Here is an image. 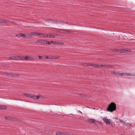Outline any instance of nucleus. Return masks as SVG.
I'll list each match as a JSON object with an SVG mask.
<instances>
[{"label":"nucleus","mask_w":135,"mask_h":135,"mask_svg":"<svg viewBox=\"0 0 135 135\" xmlns=\"http://www.w3.org/2000/svg\"><path fill=\"white\" fill-rule=\"evenodd\" d=\"M46 20L47 21H51V20L50 19H48Z\"/></svg>","instance_id":"nucleus-36"},{"label":"nucleus","mask_w":135,"mask_h":135,"mask_svg":"<svg viewBox=\"0 0 135 135\" xmlns=\"http://www.w3.org/2000/svg\"><path fill=\"white\" fill-rule=\"evenodd\" d=\"M117 51H120V49L117 50L116 49H115L113 51V52H117Z\"/></svg>","instance_id":"nucleus-28"},{"label":"nucleus","mask_w":135,"mask_h":135,"mask_svg":"<svg viewBox=\"0 0 135 135\" xmlns=\"http://www.w3.org/2000/svg\"><path fill=\"white\" fill-rule=\"evenodd\" d=\"M43 40H37V42L39 43H42Z\"/></svg>","instance_id":"nucleus-23"},{"label":"nucleus","mask_w":135,"mask_h":135,"mask_svg":"<svg viewBox=\"0 0 135 135\" xmlns=\"http://www.w3.org/2000/svg\"><path fill=\"white\" fill-rule=\"evenodd\" d=\"M104 122L107 124H109L112 126H113V123L111 119H108L107 118L104 117L103 118Z\"/></svg>","instance_id":"nucleus-3"},{"label":"nucleus","mask_w":135,"mask_h":135,"mask_svg":"<svg viewBox=\"0 0 135 135\" xmlns=\"http://www.w3.org/2000/svg\"><path fill=\"white\" fill-rule=\"evenodd\" d=\"M120 121L121 122L123 123V122H124V121H123L122 120H120Z\"/></svg>","instance_id":"nucleus-38"},{"label":"nucleus","mask_w":135,"mask_h":135,"mask_svg":"<svg viewBox=\"0 0 135 135\" xmlns=\"http://www.w3.org/2000/svg\"><path fill=\"white\" fill-rule=\"evenodd\" d=\"M122 75L124 76H135V74H131V73H122Z\"/></svg>","instance_id":"nucleus-7"},{"label":"nucleus","mask_w":135,"mask_h":135,"mask_svg":"<svg viewBox=\"0 0 135 135\" xmlns=\"http://www.w3.org/2000/svg\"><path fill=\"white\" fill-rule=\"evenodd\" d=\"M126 52H130L131 51V49H126Z\"/></svg>","instance_id":"nucleus-24"},{"label":"nucleus","mask_w":135,"mask_h":135,"mask_svg":"<svg viewBox=\"0 0 135 135\" xmlns=\"http://www.w3.org/2000/svg\"><path fill=\"white\" fill-rule=\"evenodd\" d=\"M38 58L39 59H42V56H38Z\"/></svg>","instance_id":"nucleus-30"},{"label":"nucleus","mask_w":135,"mask_h":135,"mask_svg":"<svg viewBox=\"0 0 135 135\" xmlns=\"http://www.w3.org/2000/svg\"><path fill=\"white\" fill-rule=\"evenodd\" d=\"M122 73H119V72H117V75H120V76H122Z\"/></svg>","instance_id":"nucleus-26"},{"label":"nucleus","mask_w":135,"mask_h":135,"mask_svg":"<svg viewBox=\"0 0 135 135\" xmlns=\"http://www.w3.org/2000/svg\"><path fill=\"white\" fill-rule=\"evenodd\" d=\"M48 37L54 38L55 37V36L54 35L48 34Z\"/></svg>","instance_id":"nucleus-16"},{"label":"nucleus","mask_w":135,"mask_h":135,"mask_svg":"<svg viewBox=\"0 0 135 135\" xmlns=\"http://www.w3.org/2000/svg\"><path fill=\"white\" fill-rule=\"evenodd\" d=\"M20 36V33H18V34H17L16 35V36Z\"/></svg>","instance_id":"nucleus-34"},{"label":"nucleus","mask_w":135,"mask_h":135,"mask_svg":"<svg viewBox=\"0 0 135 135\" xmlns=\"http://www.w3.org/2000/svg\"><path fill=\"white\" fill-rule=\"evenodd\" d=\"M23 95H25L27 97H28V98H32L33 99V97H33V95H31L30 94H25V93H24Z\"/></svg>","instance_id":"nucleus-10"},{"label":"nucleus","mask_w":135,"mask_h":135,"mask_svg":"<svg viewBox=\"0 0 135 135\" xmlns=\"http://www.w3.org/2000/svg\"><path fill=\"white\" fill-rule=\"evenodd\" d=\"M60 32L64 33H69L70 32L69 31L66 30H63L62 32Z\"/></svg>","instance_id":"nucleus-20"},{"label":"nucleus","mask_w":135,"mask_h":135,"mask_svg":"<svg viewBox=\"0 0 135 135\" xmlns=\"http://www.w3.org/2000/svg\"><path fill=\"white\" fill-rule=\"evenodd\" d=\"M41 33V34L39 35V36L41 37L46 38L48 37V35L46 33Z\"/></svg>","instance_id":"nucleus-11"},{"label":"nucleus","mask_w":135,"mask_h":135,"mask_svg":"<svg viewBox=\"0 0 135 135\" xmlns=\"http://www.w3.org/2000/svg\"><path fill=\"white\" fill-rule=\"evenodd\" d=\"M100 123L99 121L95 120V121L94 122V124L96 125H98Z\"/></svg>","instance_id":"nucleus-21"},{"label":"nucleus","mask_w":135,"mask_h":135,"mask_svg":"<svg viewBox=\"0 0 135 135\" xmlns=\"http://www.w3.org/2000/svg\"><path fill=\"white\" fill-rule=\"evenodd\" d=\"M8 21L4 19H2V23H8Z\"/></svg>","instance_id":"nucleus-19"},{"label":"nucleus","mask_w":135,"mask_h":135,"mask_svg":"<svg viewBox=\"0 0 135 135\" xmlns=\"http://www.w3.org/2000/svg\"><path fill=\"white\" fill-rule=\"evenodd\" d=\"M116 108V104L113 102L111 103L108 105L107 111L112 112L115 110Z\"/></svg>","instance_id":"nucleus-1"},{"label":"nucleus","mask_w":135,"mask_h":135,"mask_svg":"<svg viewBox=\"0 0 135 135\" xmlns=\"http://www.w3.org/2000/svg\"><path fill=\"white\" fill-rule=\"evenodd\" d=\"M49 58H50V57H49L47 56H45V59H49Z\"/></svg>","instance_id":"nucleus-32"},{"label":"nucleus","mask_w":135,"mask_h":135,"mask_svg":"<svg viewBox=\"0 0 135 135\" xmlns=\"http://www.w3.org/2000/svg\"><path fill=\"white\" fill-rule=\"evenodd\" d=\"M46 43L49 45H50V43H51L50 41V42L48 41H46Z\"/></svg>","instance_id":"nucleus-27"},{"label":"nucleus","mask_w":135,"mask_h":135,"mask_svg":"<svg viewBox=\"0 0 135 135\" xmlns=\"http://www.w3.org/2000/svg\"><path fill=\"white\" fill-rule=\"evenodd\" d=\"M27 37L28 38H31V37H32V36L30 35H29Z\"/></svg>","instance_id":"nucleus-31"},{"label":"nucleus","mask_w":135,"mask_h":135,"mask_svg":"<svg viewBox=\"0 0 135 135\" xmlns=\"http://www.w3.org/2000/svg\"><path fill=\"white\" fill-rule=\"evenodd\" d=\"M5 118H6V119H8V117H5Z\"/></svg>","instance_id":"nucleus-39"},{"label":"nucleus","mask_w":135,"mask_h":135,"mask_svg":"<svg viewBox=\"0 0 135 135\" xmlns=\"http://www.w3.org/2000/svg\"><path fill=\"white\" fill-rule=\"evenodd\" d=\"M123 123L126 126H131V124L130 123H126L125 122H123Z\"/></svg>","instance_id":"nucleus-14"},{"label":"nucleus","mask_w":135,"mask_h":135,"mask_svg":"<svg viewBox=\"0 0 135 135\" xmlns=\"http://www.w3.org/2000/svg\"><path fill=\"white\" fill-rule=\"evenodd\" d=\"M87 120L89 122L91 123H94L95 121V120L92 119H89Z\"/></svg>","instance_id":"nucleus-12"},{"label":"nucleus","mask_w":135,"mask_h":135,"mask_svg":"<svg viewBox=\"0 0 135 135\" xmlns=\"http://www.w3.org/2000/svg\"><path fill=\"white\" fill-rule=\"evenodd\" d=\"M9 59L11 60H20L21 59V57L20 56H12L10 57L9 58Z\"/></svg>","instance_id":"nucleus-5"},{"label":"nucleus","mask_w":135,"mask_h":135,"mask_svg":"<svg viewBox=\"0 0 135 135\" xmlns=\"http://www.w3.org/2000/svg\"><path fill=\"white\" fill-rule=\"evenodd\" d=\"M50 42L51 44H53L55 45H57L59 44V42H54L52 41H50Z\"/></svg>","instance_id":"nucleus-17"},{"label":"nucleus","mask_w":135,"mask_h":135,"mask_svg":"<svg viewBox=\"0 0 135 135\" xmlns=\"http://www.w3.org/2000/svg\"><path fill=\"white\" fill-rule=\"evenodd\" d=\"M21 60L22 59L24 60H31L32 59V57L29 56H26L25 57H21Z\"/></svg>","instance_id":"nucleus-4"},{"label":"nucleus","mask_w":135,"mask_h":135,"mask_svg":"<svg viewBox=\"0 0 135 135\" xmlns=\"http://www.w3.org/2000/svg\"><path fill=\"white\" fill-rule=\"evenodd\" d=\"M49 57L50 58H49V59H56L60 57L59 56H50Z\"/></svg>","instance_id":"nucleus-8"},{"label":"nucleus","mask_w":135,"mask_h":135,"mask_svg":"<svg viewBox=\"0 0 135 135\" xmlns=\"http://www.w3.org/2000/svg\"><path fill=\"white\" fill-rule=\"evenodd\" d=\"M87 66H90L94 67L95 68H99L101 67H103L104 68H108V65H97L94 64H92L90 63H88L87 64Z\"/></svg>","instance_id":"nucleus-2"},{"label":"nucleus","mask_w":135,"mask_h":135,"mask_svg":"<svg viewBox=\"0 0 135 135\" xmlns=\"http://www.w3.org/2000/svg\"><path fill=\"white\" fill-rule=\"evenodd\" d=\"M108 65V68H112L113 67V65Z\"/></svg>","instance_id":"nucleus-29"},{"label":"nucleus","mask_w":135,"mask_h":135,"mask_svg":"<svg viewBox=\"0 0 135 135\" xmlns=\"http://www.w3.org/2000/svg\"><path fill=\"white\" fill-rule=\"evenodd\" d=\"M12 76H15L17 75L16 74H12Z\"/></svg>","instance_id":"nucleus-35"},{"label":"nucleus","mask_w":135,"mask_h":135,"mask_svg":"<svg viewBox=\"0 0 135 135\" xmlns=\"http://www.w3.org/2000/svg\"><path fill=\"white\" fill-rule=\"evenodd\" d=\"M30 34L34 36H39V35L41 34L39 32L37 33L36 32H32L30 33Z\"/></svg>","instance_id":"nucleus-9"},{"label":"nucleus","mask_w":135,"mask_h":135,"mask_svg":"<svg viewBox=\"0 0 135 135\" xmlns=\"http://www.w3.org/2000/svg\"><path fill=\"white\" fill-rule=\"evenodd\" d=\"M46 41H45L44 40H43L42 43H43L44 44H45L46 43Z\"/></svg>","instance_id":"nucleus-33"},{"label":"nucleus","mask_w":135,"mask_h":135,"mask_svg":"<svg viewBox=\"0 0 135 135\" xmlns=\"http://www.w3.org/2000/svg\"><path fill=\"white\" fill-rule=\"evenodd\" d=\"M2 19H0V23H2Z\"/></svg>","instance_id":"nucleus-37"},{"label":"nucleus","mask_w":135,"mask_h":135,"mask_svg":"<svg viewBox=\"0 0 135 135\" xmlns=\"http://www.w3.org/2000/svg\"><path fill=\"white\" fill-rule=\"evenodd\" d=\"M33 96V97H33V99H36V100L38 99L42 98V95H38L37 96L34 95Z\"/></svg>","instance_id":"nucleus-6"},{"label":"nucleus","mask_w":135,"mask_h":135,"mask_svg":"<svg viewBox=\"0 0 135 135\" xmlns=\"http://www.w3.org/2000/svg\"><path fill=\"white\" fill-rule=\"evenodd\" d=\"M67 133H64L59 132H57L56 133V135H67Z\"/></svg>","instance_id":"nucleus-13"},{"label":"nucleus","mask_w":135,"mask_h":135,"mask_svg":"<svg viewBox=\"0 0 135 135\" xmlns=\"http://www.w3.org/2000/svg\"><path fill=\"white\" fill-rule=\"evenodd\" d=\"M117 72L115 71H112L111 72V73L112 74H113L114 75H117Z\"/></svg>","instance_id":"nucleus-25"},{"label":"nucleus","mask_w":135,"mask_h":135,"mask_svg":"<svg viewBox=\"0 0 135 135\" xmlns=\"http://www.w3.org/2000/svg\"><path fill=\"white\" fill-rule=\"evenodd\" d=\"M120 51H121L122 52H126V49H120Z\"/></svg>","instance_id":"nucleus-22"},{"label":"nucleus","mask_w":135,"mask_h":135,"mask_svg":"<svg viewBox=\"0 0 135 135\" xmlns=\"http://www.w3.org/2000/svg\"><path fill=\"white\" fill-rule=\"evenodd\" d=\"M7 108V107L4 106H0V109H6Z\"/></svg>","instance_id":"nucleus-18"},{"label":"nucleus","mask_w":135,"mask_h":135,"mask_svg":"<svg viewBox=\"0 0 135 135\" xmlns=\"http://www.w3.org/2000/svg\"><path fill=\"white\" fill-rule=\"evenodd\" d=\"M20 36H21L23 38H25L27 37V36L24 34L21 33H20Z\"/></svg>","instance_id":"nucleus-15"}]
</instances>
